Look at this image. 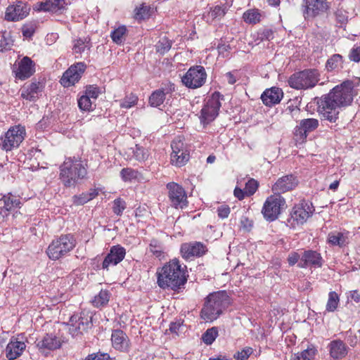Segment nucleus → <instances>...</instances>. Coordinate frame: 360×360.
<instances>
[{
    "label": "nucleus",
    "mask_w": 360,
    "mask_h": 360,
    "mask_svg": "<svg viewBox=\"0 0 360 360\" xmlns=\"http://www.w3.org/2000/svg\"><path fill=\"white\" fill-rule=\"evenodd\" d=\"M171 148L170 162L172 165L181 167L188 162L190 159L189 150L180 138H176L172 141Z\"/></svg>",
    "instance_id": "f8f14e48"
},
{
    "label": "nucleus",
    "mask_w": 360,
    "mask_h": 360,
    "mask_svg": "<svg viewBox=\"0 0 360 360\" xmlns=\"http://www.w3.org/2000/svg\"><path fill=\"white\" fill-rule=\"evenodd\" d=\"M207 80V73L204 67H191L181 77L182 84L188 89H195L202 86Z\"/></svg>",
    "instance_id": "9d476101"
},
{
    "label": "nucleus",
    "mask_w": 360,
    "mask_h": 360,
    "mask_svg": "<svg viewBox=\"0 0 360 360\" xmlns=\"http://www.w3.org/2000/svg\"><path fill=\"white\" fill-rule=\"evenodd\" d=\"M86 175V165L79 158H65L59 167V179L65 188L75 187Z\"/></svg>",
    "instance_id": "7ed1b4c3"
},
{
    "label": "nucleus",
    "mask_w": 360,
    "mask_h": 360,
    "mask_svg": "<svg viewBox=\"0 0 360 360\" xmlns=\"http://www.w3.org/2000/svg\"><path fill=\"white\" fill-rule=\"evenodd\" d=\"M111 345L117 352L129 353L131 349V341L127 334L122 330L112 329L111 333Z\"/></svg>",
    "instance_id": "2eb2a0df"
},
{
    "label": "nucleus",
    "mask_w": 360,
    "mask_h": 360,
    "mask_svg": "<svg viewBox=\"0 0 360 360\" xmlns=\"http://www.w3.org/2000/svg\"><path fill=\"white\" fill-rule=\"evenodd\" d=\"M230 207L228 205H222L218 207L217 214L221 219L227 218L230 214Z\"/></svg>",
    "instance_id": "4d7b16f0"
},
{
    "label": "nucleus",
    "mask_w": 360,
    "mask_h": 360,
    "mask_svg": "<svg viewBox=\"0 0 360 360\" xmlns=\"http://www.w3.org/2000/svg\"><path fill=\"white\" fill-rule=\"evenodd\" d=\"M207 249L200 242L184 243L181 246V254L186 259H191L195 257H201L205 254Z\"/></svg>",
    "instance_id": "aec40b11"
},
{
    "label": "nucleus",
    "mask_w": 360,
    "mask_h": 360,
    "mask_svg": "<svg viewBox=\"0 0 360 360\" xmlns=\"http://www.w3.org/2000/svg\"><path fill=\"white\" fill-rule=\"evenodd\" d=\"M133 157L139 162L143 161L148 158L147 152L138 145H136L135 148L133 150Z\"/></svg>",
    "instance_id": "864d4df0"
},
{
    "label": "nucleus",
    "mask_w": 360,
    "mask_h": 360,
    "mask_svg": "<svg viewBox=\"0 0 360 360\" xmlns=\"http://www.w3.org/2000/svg\"><path fill=\"white\" fill-rule=\"evenodd\" d=\"M257 39L256 40L264 41L268 40L270 41L274 38V32L271 29H262L257 32Z\"/></svg>",
    "instance_id": "603ef678"
},
{
    "label": "nucleus",
    "mask_w": 360,
    "mask_h": 360,
    "mask_svg": "<svg viewBox=\"0 0 360 360\" xmlns=\"http://www.w3.org/2000/svg\"><path fill=\"white\" fill-rule=\"evenodd\" d=\"M149 103L150 106H158V91H154L151 96L149 97Z\"/></svg>",
    "instance_id": "0e129e2a"
},
{
    "label": "nucleus",
    "mask_w": 360,
    "mask_h": 360,
    "mask_svg": "<svg viewBox=\"0 0 360 360\" xmlns=\"http://www.w3.org/2000/svg\"><path fill=\"white\" fill-rule=\"evenodd\" d=\"M329 8L326 0H303L302 12L305 19L314 18Z\"/></svg>",
    "instance_id": "dca6fc26"
},
{
    "label": "nucleus",
    "mask_w": 360,
    "mask_h": 360,
    "mask_svg": "<svg viewBox=\"0 0 360 360\" xmlns=\"http://www.w3.org/2000/svg\"><path fill=\"white\" fill-rule=\"evenodd\" d=\"M314 212V208L311 203L303 200L293 207L290 217L288 219V223L292 228L303 224L312 215Z\"/></svg>",
    "instance_id": "1a4fd4ad"
},
{
    "label": "nucleus",
    "mask_w": 360,
    "mask_h": 360,
    "mask_svg": "<svg viewBox=\"0 0 360 360\" xmlns=\"http://www.w3.org/2000/svg\"><path fill=\"white\" fill-rule=\"evenodd\" d=\"M111 294L108 290H101L92 300V304L95 307L100 308L108 304Z\"/></svg>",
    "instance_id": "72a5a7b5"
},
{
    "label": "nucleus",
    "mask_w": 360,
    "mask_h": 360,
    "mask_svg": "<svg viewBox=\"0 0 360 360\" xmlns=\"http://www.w3.org/2000/svg\"><path fill=\"white\" fill-rule=\"evenodd\" d=\"M300 255L295 252H292L289 254L288 257V262L290 266L295 265L300 259Z\"/></svg>",
    "instance_id": "680f3d73"
},
{
    "label": "nucleus",
    "mask_w": 360,
    "mask_h": 360,
    "mask_svg": "<svg viewBox=\"0 0 360 360\" xmlns=\"http://www.w3.org/2000/svg\"><path fill=\"white\" fill-rule=\"evenodd\" d=\"M91 99L85 94L78 99V106L82 110L89 111L91 110Z\"/></svg>",
    "instance_id": "3c124183"
},
{
    "label": "nucleus",
    "mask_w": 360,
    "mask_h": 360,
    "mask_svg": "<svg viewBox=\"0 0 360 360\" xmlns=\"http://www.w3.org/2000/svg\"><path fill=\"white\" fill-rule=\"evenodd\" d=\"M89 200L87 198L86 194L85 193H82V194L79 195H75L73 197V202L75 205H82L86 202H88Z\"/></svg>",
    "instance_id": "bf43d9fd"
},
{
    "label": "nucleus",
    "mask_w": 360,
    "mask_h": 360,
    "mask_svg": "<svg viewBox=\"0 0 360 360\" xmlns=\"http://www.w3.org/2000/svg\"><path fill=\"white\" fill-rule=\"evenodd\" d=\"M298 185L296 176L289 174L279 178L272 186V191L276 195H280L293 190Z\"/></svg>",
    "instance_id": "6ab92c4d"
},
{
    "label": "nucleus",
    "mask_w": 360,
    "mask_h": 360,
    "mask_svg": "<svg viewBox=\"0 0 360 360\" xmlns=\"http://www.w3.org/2000/svg\"><path fill=\"white\" fill-rule=\"evenodd\" d=\"M35 32V26L33 24H26L22 27V33L25 38H31Z\"/></svg>",
    "instance_id": "6e6d98bb"
},
{
    "label": "nucleus",
    "mask_w": 360,
    "mask_h": 360,
    "mask_svg": "<svg viewBox=\"0 0 360 360\" xmlns=\"http://www.w3.org/2000/svg\"><path fill=\"white\" fill-rule=\"evenodd\" d=\"M237 72H229L225 75V77L230 84H234L237 81Z\"/></svg>",
    "instance_id": "e2e57ef3"
},
{
    "label": "nucleus",
    "mask_w": 360,
    "mask_h": 360,
    "mask_svg": "<svg viewBox=\"0 0 360 360\" xmlns=\"http://www.w3.org/2000/svg\"><path fill=\"white\" fill-rule=\"evenodd\" d=\"M68 325L69 326V333L72 336H78L91 327L92 316L89 312L85 311L75 313L70 316Z\"/></svg>",
    "instance_id": "0eeeda50"
},
{
    "label": "nucleus",
    "mask_w": 360,
    "mask_h": 360,
    "mask_svg": "<svg viewBox=\"0 0 360 360\" xmlns=\"http://www.w3.org/2000/svg\"><path fill=\"white\" fill-rule=\"evenodd\" d=\"M2 202L4 203L3 208L6 211H11V210L18 207L20 201L16 196L10 194L8 195H4L3 198L0 200V204Z\"/></svg>",
    "instance_id": "c9c22d12"
},
{
    "label": "nucleus",
    "mask_w": 360,
    "mask_h": 360,
    "mask_svg": "<svg viewBox=\"0 0 360 360\" xmlns=\"http://www.w3.org/2000/svg\"><path fill=\"white\" fill-rule=\"evenodd\" d=\"M221 96L219 92H214L202 108L200 120L204 127L212 122L218 115Z\"/></svg>",
    "instance_id": "6e6552de"
},
{
    "label": "nucleus",
    "mask_w": 360,
    "mask_h": 360,
    "mask_svg": "<svg viewBox=\"0 0 360 360\" xmlns=\"http://www.w3.org/2000/svg\"><path fill=\"white\" fill-rule=\"evenodd\" d=\"M253 349L250 347H245L240 351L236 352L233 354L236 360H248L250 356L253 353Z\"/></svg>",
    "instance_id": "a18cd8bd"
},
{
    "label": "nucleus",
    "mask_w": 360,
    "mask_h": 360,
    "mask_svg": "<svg viewBox=\"0 0 360 360\" xmlns=\"http://www.w3.org/2000/svg\"><path fill=\"white\" fill-rule=\"evenodd\" d=\"M227 9L226 7L221 6H216L213 8L211 9L210 13H208V17L212 20L214 19H221L226 13Z\"/></svg>",
    "instance_id": "c03bdc74"
},
{
    "label": "nucleus",
    "mask_w": 360,
    "mask_h": 360,
    "mask_svg": "<svg viewBox=\"0 0 360 360\" xmlns=\"http://www.w3.org/2000/svg\"><path fill=\"white\" fill-rule=\"evenodd\" d=\"M219 335L217 327L208 328L202 335L203 342L207 345H212Z\"/></svg>",
    "instance_id": "ea45409f"
},
{
    "label": "nucleus",
    "mask_w": 360,
    "mask_h": 360,
    "mask_svg": "<svg viewBox=\"0 0 360 360\" xmlns=\"http://www.w3.org/2000/svg\"><path fill=\"white\" fill-rule=\"evenodd\" d=\"M36 345L38 349L44 353L60 348L61 342L55 335L46 333L41 339H37Z\"/></svg>",
    "instance_id": "b1692460"
},
{
    "label": "nucleus",
    "mask_w": 360,
    "mask_h": 360,
    "mask_svg": "<svg viewBox=\"0 0 360 360\" xmlns=\"http://www.w3.org/2000/svg\"><path fill=\"white\" fill-rule=\"evenodd\" d=\"M356 94L354 82L345 81L321 98L318 102V111L324 120L335 122L340 109L349 105Z\"/></svg>",
    "instance_id": "f257e3e1"
},
{
    "label": "nucleus",
    "mask_w": 360,
    "mask_h": 360,
    "mask_svg": "<svg viewBox=\"0 0 360 360\" xmlns=\"http://www.w3.org/2000/svg\"><path fill=\"white\" fill-rule=\"evenodd\" d=\"M302 261L304 262V265H300L301 267L307 266H313L314 267H321L322 266V257L321 254L314 250L305 251L302 256Z\"/></svg>",
    "instance_id": "c85d7f7f"
},
{
    "label": "nucleus",
    "mask_w": 360,
    "mask_h": 360,
    "mask_svg": "<svg viewBox=\"0 0 360 360\" xmlns=\"http://www.w3.org/2000/svg\"><path fill=\"white\" fill-rule=\"evenodd\" d=\"M319 127V120L314 118L302 120L294 130L295 139L297 143H302L309 133L314 131Z\"/></svg>",
    "instance_id": "a211bd4d"
},
{
    "label": "nucleus",
    "mask_w": 360,
    "mask_h": 360,
    "mask_svg": "<svg viewBox=\"0 0 360 360\" xmlns=\"http://www.w3.org/2000/svg\"><path fill=\"white\" fill-rule=\"evenodd\" d=\"M316 350L314 348H308L300 354H295L291 360H312L316 355Z\"/></svg>",
    "instance_id": "a19ab883"
},
{
    "label": "nucleus",
    "mask_w": 360,
    "mask_h": 360,
    "mask_svg": "<svg viewBox=\"0 0 360 360\" xmlns=\"http://www.w3.org/2000/svg\"><path fill=\"white\" fill-rule=\"evenodd\" d=\"M234 195L236 198H237L238 200H243L245 196L246 195L245 189L243 190L240 188L236 187L234 189Z\"/></svg>",
    "instance_id": "69168bd1"
},
{
    "label": "nucleus",
    "mask_w": 360,
    "mask_h": 360,
    "mask_svg": "<svg viewBox=\"0 0 360 360\" xmlns=\"http://www.w3.org/2000/svg\"><path fill=\"white\" fill-rule=\"evenodd\" d=\"M120 176L124 181H131L133 180L139 179L141 176V174L139 171L134 169L127 167L123 168L120 171Z\"/></svg>",
    "instance_id": "58836bf2"
},
{
    "label": "nucleus",
    "mask_w": 360,
    "mask_h": 360,
    "mask_svg": "<svg viewBox=\"0 0 360 360\" xmlns=\"http://www.w3.org/2000/svg\"><path fill=\"white\" fill-rule=\"evenodd\" d=\"M319 81V74L316 70H305L295 72L290 76L288 84L295 89L313 88Z\"/></svg>",
    "instance_id": "423d86ee"
},
{
    "label": "nucleus",
    "mask_w": 360,
    "mask_h": 360,
    "mask_svg": "<svg viewBox=\"0 0 360 360\" xmlns=\"http://www.w3.org/2000/svg\"><path fill=\"white\" fill-rule=\"evenodd\" d=\"M125 208L126 202L123 199L118 198L113 201L112 210L116 215L121 216Z\"/></svg>",
    "instance_id": "de8ad7c7"
},
{
    "label": "nucleus",
    "mask_w": 360,
    "mask_h": 360,
    "mask_svg": "<svg viewBox=\"0 0 360 360\" xmlns=\"http://www.w3.org/2000/svg\"><path fill=\"white\" fill-rule=\"evenodd\" d=\"M330 356L334 359H342L347 353L346 345L340 340L332 341L329 345Z\"/></svg>",
    "instance_id": "c756f323"
},
{
    "label": "nucleus",
    "mask_w": 360,
    "mask_h": 360,
    "mask_svg": "<svg viewBox=\"0 0 360 360\" xmlns=\"http://www.w3.org/2000/svg\"><path fill=\"white\" fill-rule=\"evenodd\" d=\"M172 41L166 36L160 38L159 41V53L164 54L167 52L172 47Z\"/></svg>",
    "instance_id": "09e8293b"
},
{
    "label": "nucleus",
    "mask_w": 360,
    "mask_h": 360,
    "mask_svg": "<svg viewBox=\"0 0 360 360\" xmlns=\"http://www.w3.org/2000/svg\"><path fill=\"white\" fill-rule=\"evenodd\" d=\"M169 197L175 208L183 209L187 206V195L182 186L174 182L167 184Z\"/></svg>",
    "instance_id": "f3484780"
},
{
    "label": "nucleus",
    "mask_w": 360,
    "mask_h": 360,
    "mask_svg": "<svg viewBox=\"0 0 360 360\" xmlns=\"http://www.w3.org/2000/svg\"><path fill=\"white\" fill-rule=\"evenodd\" d=\"M65 0H47L41 2L39 5V10L52 13H57L65 6Z\"/></svg>",
    "instance_id": "473e14b6"
},
{
    "label": "nucleus",
    "mask_w": 360,
    "mask_h": 360,
    "mask_svg": "<svg viewBox=\"0 0 360 360\" xmlns=\"http://www.w3.org/2000/svg\"><path fill=\"white\" fill-rule=\"evenodd\" d=\"M26 132L24 127L15 125L11 127L5 134L4 138H1V148L6 151L18 148L25 139Z\"/></svg>",
    "instance_id": "ddd939ff"
},
{
    "label": "nucleus",
    "mask_w": 360,
    "mask_h": 360,
    "mask_svg": "<svg viewBox=\"0 0 360 360\" xmlns=\"http://www.w3.org/2000/svg\"><path fill=\"white\" fill-rule=\"evenodd\" d=\"M162 86L159 89V102L162 101L163 97L170 94L173 91H174V84L169 82L165 84H162Z\"/></svg>",
    "instance_id": "49530a36"
},
{
    "label": "nucleus",
    "mask_w": 360,
    "mask_h": 360,
    "mask_svg": "<svg viewBox=\"0 0 360 360\" xmlns=\"http://www.w3.org/2000/svg\"><path fill=\"white\" fill-rule=\"evenodd\" d=\"M30 7L22 1H18L6 8L5 18L9 21H18L25 18L30 12Z\"/></svg>",
    "instance_id": "412c9836"
},
{
    "label": "nucleus",
    "mask_w": 360,
    "mask_h": 360,
    "mask_svg": "<svg viewBox=\"0 0 360 360\" xmlns=\"http://www.w3.org/2000/svg\"><path fill=\"white\" fill-rule=\"evenodd\" d=\"M84 360H110L108 354H90Z\"/></svg>",
    "instance_id": "052dcab7"
},
{
    "label": "nucleus",
    "mask_w": 360,
    "mask_h": 360,
    "mask_svg": "<svg viewBox=\"0 0 360 360\" xmlns=\"http://www.w3.org/2000/svg\"><path fill=\"white\" fill-rule=\"evenodd\" d=\"M285 206V200L280 195H271L265 200L262 213L270 221L276 220Z\"/></svg>",
    "instance_id": "9b49d317"
},
{
    "label": "nucleus",
    "mask_w": 360,
    "mask_h": 360,
    "mask_svg": "<svg viewBox=\"0 0 360 360\" xmlns=\"http://www.w3.org/2000/svg\"><path fill=\"white\" fill-rule=\"evenodd\" d=\"M230 49V46L226 44H219L217 46L219 54L224 58L229 56Z\"/></svg>",
    "instance_id": "13d9d810"
},
{
    "label": "nucleus",
    "mask_w": 360,
    "mask_h": 360,
    "mask_svg": "<svg viewBox=\"0 0 360 360\" xmlns=\"http://www.w3.org/2000/svg\"><path fill=\"white\" fill-rule=\"evenodd\" d=\"M327 243L330 246L345 247L349 243L347 232L331 231L328 234Z\"/></svg>",
    "instance_id": "cd10ccee"
},
{
    "label": "nucleus",
    "mask_w": 360,
    "mask_h": 360,
    "mask_svg": "<svg viewBox=\"0 0 360 360\" xmlns=\"http://www.w3.org/2000/svg\"><path fill=\"white\" fill-rule=\"evenodd\" d=\"M156 10V7L147 5L146 3L141 4L134 9V18L137 20H143L148 19Z\"/></svg>",
    "instance_id": "2f4dec72"
},
{
    "label": "nucleus",
    "mask_w": 360,
    "mask_h": 360,
    "mask_svg": "<svg viewBox=\"0 0 360 360\" xmlns=\"http://www.w3.org/2000/svg\"><path fill=\"white\" fill-rule=\"evenodd\" d=\"M126 36L127 27L124 25L114 30L110 34L112 40L117 44H122L125 41Z\"/></svg>",
    "instance_id": "4c0bfd02"
},
{
    "label": "nucleus",
    "mask_w": 360,
    "mask_h": 360,
    "mask_svg": "<svg viewBox=\"0 0 360 360\" xmlns=\"http://www.w3.org/2000/svg\"><path fill=\"white\" fill-rule=\"evenodd\" d=\"M86 69L84 63L79 62L72 65L63 75L60 84L64 87H69L78 82Z\"/></svg>",
    "instance_id": "4468645a"
},
{
    "label": "nucleus",
    "mask_w": 360,
    "mask_h": 360,
    "mask_svg": "<svg viewBox=\"0 0 360 360\" xmlns=\"http://www.w3.org/2000/svg\"><path fill=\"white\" fill-rule=\"evenodd\" d=\"M264 17V12L257 8H250L243 13L242 18L247 24L256 25L259 23Z\"/></svg>",
    "instance_id": "7c9ffc66"
},
{
    "label": "nucleus",
    "mask_w": 360,
    "mask_h": 360,
    "mask_svg": "<svg viewBox=\"0 0 360 360\" xmlns=\"http://www.w3.org/2000/svg\"><path fill=\"white\" fill-rule=\"evenodd\" d=\"M76 244V239L72 234H62L52 240L46 253L50 259L58 260L72 251Z\"/></svg>",
    "instance_id": "39448f33"
},
{
    "label": "nucleus",
    "mask_w": 360,
    "mask_h": 360,
    "mask_svg": "<svg viewBox=\"0 0 360 360\" xmlns=\"http://www.w3.org/2000/svg\"><path fill=\"white\" fill-rule=\"evenodd\" d=\"M230 303V297L226 291L211 293L205 299L200 311V318L205 322L212 323L219 317Z\"/></svg>",
    "instance_id": "20e7f679"
},
{
    "label": "nucleus",
    "mask_w": 360,
    "mask_h": 360,
    "mask_svg": "<svg viewBox=\"0 0 360 360\" xmlns=\"http://www.w3.org/2000/svg\"><path fill=\"white\" fill-rule=\"evenodd\" d=\"M89 42L90 39L87 38H79L74 41L72 51L75 55V58H79V56H80L86 49H90Z\"/></svg>",
    "instance_id": "f704fd0d"
},
{
    "label": "nucleus",
    "mask_w": 360,
    "mask_h": 360,
    "mask_svg": "<svg viewBox=\"0 0 360 360\" xmlns=\"http://www.w3.org/2000/svg\"><path fill=\"white\" fill-rule=\"evenodd\" d=\"M101 94L100 89L98 87L90 85L86 87L85 91V94L89 98H94L96 99L99 94Z\"/></svg>",
    "instance_id": "5fc2aeb1"
},
{
    "label": "nucleus",
    "mask_w": 360,
    "mask_h": 360,
    "mask_svg": "<svg viewBox=\"0 0 360 360\" xmlns=\"http://www.w3.org/2000/svg\"><path fill=\"white\" fill-rule=\"evenodd\" d=\"M44 85L40 82L25 83L20 89V96L23 99L34 101L39 98V94L43 91Z\"/></svg>",
    "instance_id": "5701e85b"
},
{
    "label": "nucleus",
    "mask_w": 360,
    "mask_h": 360,
    "mask_svg": "<svg viewBox=\"0 0 360 360\" xmlns=\"http://www.w3.org/2000/svg\"><path fill=\"white\" fill-rule=\"evenodd\" d=\"M149 251L152 252L153 255L158 253V241L153 240L150 243Z\"/></svg>",
    "instance_id": "774afa93"
},
{
    "label": "nucleus",
    "mask_w": 360,
    "mask_h": 360,
    "mask_svg": "<svg viewBox=\"0 0 360 360\" xmlns=\"http://www.w3.org/2000/svg\"><path fill=\"white\" fill-rule=\"evenodd\" d=\"M187 278L186 266L180 264L179 260L172 259L159 273V287L176 290L186 284Z\"/></svg>",
    "instance_id": "f03ea898"
},
{
    "label": "nucleus",
    "mask_w": 360,
    "mask_h": 360,
    "mask_svg": "<svg viewBox=\"0 0 360 360\" xmlns=\"http://www.w3.org/2000/svg\"><path fill=\"white\" fill-rule=\"evenodd\" d=\"M340 303V297L338 293L335 291H331L328 293V298L326 306V310L328 312L335 311Z\"/></svg>",
    "instance_id": "e433bc0d"
},
{
    "label": "nucleus",
    "mask_w": 360,
    "mask_h": 360,
    "mask_svg": "<svg viewBox=\"0 0 360 360\" xmlns=\"http://www.w3.org/2000/svg\"><path fill=\"white\" fill-rule=\"evenodd\" d=\"M138 101V97L136 94L131 93L126 95L125 97L120 101V107L122 108H130L134 106Z\"/></svg>",
    "instance_id": "37998d69"
},
{
    "label": "nucleus",
    "mask_w": 360,
    "mask_h": 360,
    "mask_svg": "<svg viewBox=\"0 0 360 360\" xmlns=\"http://www.w3.org/2000/svg\"><path fill=\"white\" fill-rule=\"evenodd\" d=\"M342 63V58L339 54H334L330 57L326 63V67L328 71H332L341 66Z\"/></svg>",
    "instance_id": "79ce46f5"
},
{
    "label": "nucleus",
    "mask_w": 360,
    "mask_h": 360,
    "mask_svg": "<svg viewBox=\"0 0 360 360\" xmlns=\"http://www.w3.org/2000/svg\"><path fill=\"white\" fill-rule=\"evenodd\" d=\"M126 255V250L120 245H113L110 248V252L105 256L102 267L108 270L110 265L115 266L122 262Z\"/></svg>",
    "instance_id": "4be33fe9"
},
{
    "label": "nucleus",
    "mask_w": 360,
    "mask_h": 360,
    "mask_svg": "<svg viewBox=\"0 0 360 360\" xmlns=\"http://www.w3.org/2000/svg\"><path fill=\"white\" fill-rule=\"evenodd\" d=\"M85 193L86 194L87 198L90 201L98 195V191L97 189H90L89 191Z\"/></svg>",
    "instance_id": "338daca9"
},
{
    "label": "nucleus",
    "mask_w": 360,
    "mask_h": 360,
    "mask_svg": "<svg viewBox=\"0 0 360 360\" xmlns=\"http://www.w3.org/2000/svg\"><path fill=\"white\" fill-rule=\"evenodd\" d=\"M25 348L26 345L24 342L12 338L5 349L6 357L8 360H15L22 355Z\"/></svg>",
    "instance_id": "393cba45"
},
{
    "label": "nucleus",
    "mask_w": 360,
    "mask_h": 360,
    "mask_svg": "<svg viewBox=\"0 0 360 360\" xmlns=\"http://www.w3.org/2000/svg\"><path fill=\"white\" fill-rule=\"evenodd\" d=\"M258 182L254 179H250L245 184V192L246 195L250 196L253 195L258 188Z\"/></svg>",
    "instance_id": "8fccbe9b"
},
{
    "label": "nucleus",
    "mask_w": 360,
    "mask_h": 360,
    "mask_svg": "<svg viewBox=\"0 0 360 360\" xmlns=\"http://www.w3.org/2000/svg\"><path fill=\"white\" fill-rule=\"evenodd\" d=\"M283 96L281 89L278 87H271L266 89L261 96L263 103L266 106H272L281 102Z\"/></svg>",
    "instance_id": "bb28decb"
},
{
    "label": "nucleus",
    "mask_w": 360,
    "mask_h": 360,
    "mask_svg": "<svg viewBox=\"0 0 360 360\" xmlns=\"http://www.w3.org/2000/svg\"><path fill=\"white\" fill-rule=\"evenodd\" d=\"M35 72L33 61L27 56L24 57L19 63L18 69L15 71V77L25 80L31 77Z\"/></svg>",
    "instance_id": "a878e982"
}]
</instances>
